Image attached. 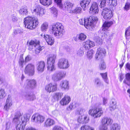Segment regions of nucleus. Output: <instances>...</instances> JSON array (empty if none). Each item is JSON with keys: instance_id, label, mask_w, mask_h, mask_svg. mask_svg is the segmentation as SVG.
<instances>
[{"instance_id": "f257e3e1", "label": "nucleus", "mask_w": 130, "mask_h": 130, "mask_svg": "<svg viewBox=\"0 0 130 130\" xmlns=\"http://www.w3.org/2000/svg\"><path fill=\"white\" fill-rule=\"evenodd\" d=\"M27 119L26 118L21 116V114L18 112L15 115L13 122L17 124V130H24L25 128Z\"/></svg>"}, {"instance_id": "f03ea898", "label": "nucleus", "mask_w": 130, "mask_h": 130, "mask_svg": "<svg viewBox=\"0 0 130 130\" xmlns=\"http://www.w3.org/2000/svg\"><path fill=\"white\" fill-rule=\"evenodd\" d=\"M52 27L53 33L55 37L58 38H61L64 31L63 26L62 24L57 23L53 25Z\"/></svg>"}, {"instance_id": "7ed1b4c3", "label": "nucleus", "mask_w": 130, "mask_h": 130, "mask_svg": "<svg viewBox=\"0 0 130 130\" xmlns=\"http://www.w3.org/2000/svg\"><path fill=\"white\" fill-rule=\"evenodd\" d=\"M24 20L25 27L30 29L35 28L38 24V19L37 18L28 17L25 18Z\"/></svg>"}, {"instance_id": "20e7f679", "label": "nucleus", "mask_w": 130, "mask_h": 130, "mask_svg": "<svg viewBox=\"0 0 130 130\" xmlns=\"http://www.w3.org/2000/svg\"><path fill=\"white\" fill-rule=\"evenodd\" d=\"M99 104H96L97 107L93 109H90L88 112L89 114L94 118L100 117L103 113V111L101 107H99Z\"/></svg>"}, {"instance_id": "39448f33", "label": "nucleus", "mask_w": 130, "mask_h": 130, "mask_svg": "<svg viewBox=\"0 0 130 130\" xmlns=\"http://www.w3.org/2000/svg\"><path fill=\"white\" fill-rule=\"evenodd\" d=\"M56 56L55 54L52 55L47 59V69L49 71L52 72L55 70L54 62Z\"/></svg>"}, {"instance_id": "423d86ee", "label": "nucleus", "mask_w": 130, "mask_h": 130, "mask_svg": "<svg viewBox=\"0 0 130 130\" xmlns=\"http://www.w3.org/2000/svg\"><path fill=\"white\" fill-rule=\"evenodd\" d=\"M113 121V120L110 118L104 117L101 120L102 124L99 126L100 130H108L107 125L112 124Z\"/></svg>"}, {"instance_id": "0eeeda50", "label": "nucleus", "mask_w": 130, "mask_h": 130, "mask_svg": "<svg viewBox=\"0 0 130 130\" xmlns=\"http://www.w3.org/2000/svg\"><path fill=\"white\" fill-rule=\"evenodd\" d=\"M66 75V72L63 71L56 72L52 76V79L55 82H57L61 79Z\"/></svg>"}, {"instance_id": "6e6552de", "label": "nucleus", "mask_w": 130, "mask_h": 130, "mask_svg": "<svg viewBox=\"0 0 130 130\" xmlns=\"http://www.w3.org/2000/svg\"><path fill=\"white\" fill-rule=\"evenodd\" d=\"M113 23L112 21L105 22H104L102 27L99 31V33H101L102 34L101 36L102 37H103V35H104L105 37H106L107 35L105 34V31L107 30L108 28L110 27L111 25Z\"/></svg>"}, {"instance_id": "1a4fd4ad", "label": "nucleus", "mask_w": 130, "mask_h": 130, "mask_svg": "<svg viewBox=\"0 0 130 130\" xmlns=\"http://www.w3.org/2000/svg\"><path fill=\"white\" fill-rule=\"evenodd\" d=\"M58 67L60 69H66L68 68L70 66L68 60L65 58H61L59 60Z\"/></svg>"}, {"instance_id": "9d476101", "label": "nucleus", "mask_w": 130, "mask_h": 130, "mask_svg": "<svg viewBox=\"0 0 130 130\" xmlns=\"http://www.w3.org/2000/svg\"><path fill=\"white\" fill-rule=\"evenodd\" d=\"M102 15L104 19H110L113 16L112 12L110 9L105 8L102 11Z\"/></svg>"}, {"instance_id": "9b49d317", "label": "nucleus", "mask_w": 130, "mask_h": 130, "mask_svg": "<svg viewBox=\"0 0 130 130\" xmlns=\"http://www.w3.org/2000/svg\"><path fill=\"white\" fill-rule=\"evenodd\" d=\"M34 66L33 64L31 63L29 64L25 68V73L29 75H33L34 73Z\"/></svg>"}, {"instance_id": "f8f14e48", "label": "nucleus", "mask_w": 130, "mask_h": 130, "mask_svg": "<svg viewBox=\"0 0 130 130\" xmlns=\"http://www.w3.org/2000/svg\"><path fill=\"white\" fill-rule=\"evenodd\" d=\"M31 119L32 121L39 124L43 123L45 120V118L43 116L38 114L33 115Z\"/></svg>"}, {"instance_id": "ddd939ff", "label": "nucleus", "mask_w": 130, "mask_h": 130, "mask_svg": "<svg viewBox=\"0 0 130 130\" xmlns=\"http://www.w3.org/2000/svg\"><path fill=\"white\" fill-rule=\"evenodd\" d=\"M106 54V52L104 49L101 47L98 48L95 55L96 59L98 60L102 58L105 56Z\"/></svg>"}, {"instance_id": "4468645a", "label": "nucleus", "mask_w": 130, "mask_h": 130, "mask_svg": "<svg viewBox=\"0 0 130 130\" xmlns=\"http://www.w3.org/2000/svg\"><path fill=\"white\" fill-rule=\"evenodd\" d=\"M80 24L82 25H84L85 27L87 29L92 30L93 26V24H89V22L88 19H82L79 20Z\"/></svg>"}, {"instance_id": "2eb2a0df", "label": "nucleus", "mask_w": 130, "mask_h": 130, "mask_svg": "<svg viewBox=\"0 0 130 130\" xmlns=\"http://www.w3.org/2000/svg\"><path fill=\"white\" fill-rule=\"evenodd\" d=\"M45 90L49 93L56 91L57 89V85L56 84H53L50 83L45 87Z\"/></svg>"}, {"instance_id": "dca6fc26", "label": "nucleus", "mask_w": 130, "mask_h": 130, "mask_svg": "<svg viewBox=\"0 0 130 130\" xmlns=\"http://www.w3.org/2000/svg\"><path fill=\"white\" fill-rule=\"evenodd\" d=\"M34 12L38 16H42L44 14L45 10L41 6L39 5L36 6L35 9H34Z\"/></svg>"}, {"instance_id": "f3484780", "label": "nucleus", "mask_w": 130, "mask_h": 130, "mask_svg": "<svg viewBox=\"0 0 130 130\" xmlns=\"http://www.w3.org/2000/svg\"><path fill=\"white\" fill-rule=\"evenodd\" d=\"M90 12L93 14L98 13L99 10L97 4L95 2H93L90 9Z\"/></svg>"}, {"instance_id": "a211bd4d", "label": "nucleus", "mask_w": 130, "mask_h": 130, "mask_svg": "<svg viewBox=\"0 0 130 130\" xmlns=\"http://www.w3.org/2000/svg\"><path fill=\"white\" fill-rule=\"evenodd\" d=\"M26 83L27 88L33 89L36 86V82L34 79H27L26 81Z\"/></svg>"}, {"instance_id": "6ab92c4d", "label": "nucleus", "mask_w": 130, "mask_h": 130, "mask_svg": "<svg viewBox=\"0 0 130 130\" xmlns=\"http://www.w3.org/2000/svg\"><path fill=\"white\" fill-rule=\"evenodd\" d=\"M83 47L85 50L90 49L91 47L95 45L94 42L90 40H87L84 42L83 43Z\"/></svg>"}, {"instance_id": "aec40b11", "label": "nucleus", "mask_w": 130, "mask_h": 130, "mask_svg": "<svg viewBox=\"0 0 130 130\" xmlns=\"http://www.w3.org/2000/svg\"><path fill=\"white\" fill-rule=\"evenodd\" d=\"M42 36L45 39L48 44L52 45L53 44L54 39L51 36L47 34L44 35H42Z\"/></svg>"}, {"instance_id": "412c9836", "label": "nucleus", "mask_w": 130, "mask_h": 130, "mask_svg": "<svg viewBox=\"0 0 130 130\" xmlns=\"http://www.w3.org/2000/svg\"><path fill=\"white\" fill-rule=\"evenodd\" d=\"M39 42L36 40H31L27 42V44L28 46V49L31 50L37 46V45L39 44Z\"/></svg>"}, {"instance_id": "4be33fe9", "label": "nucleus", "mask_w": 130, "mask_h": 130, "mask_svg": "<svg viewBox=\"0 0 130 130\" xmlns=\"http://www.w3.org/2000/svg\"><path fill=\"white\" fill-rule=\"evenodd\" d=\"M11 96L9 95L6 100L5 105L4 107V109L6 111H8L12 105Z\"/></svg>"}, {"instance_id": "5701e85b", "label": "nucleus", "mask_w": 130, "mask_h": 130, "mask_svg": "<svg viewBox=\"0 0 130 130\" xmlns=\"http://www.w3.org/2000/svg\"><path fill=\"white\" fill-rule=\"evenodd\" d=\"M63 95V93L62 92H58L53 94L52 96V100L53 102L58 101L60 99Z\"/></svg>"}, {"instance_id": "b1692460", "label": "nucleus", "mask_w": 130, "mask_h": 130, "mask_svg": "<svg viewBox=\"0 0 130 130\" xmlns=\"http://www.w3.org/2000/svg\"><path fill=\"white\" fill-rule=\"evenodd\" d=\"M71 101V99L70 96L67 95H66L60 101V104L64 106L68 104Z\"/></svg>"}, {"instance_id": "393cba45", "label": "nucleus", "mask_w": 130, "mask_h": 130, "mask_svg": "<svg viewBox=\"0 0 130 130\" xmlns=\"http://www.w3.org/2000/svg\"><path fill=\"white\" fill-rule=\"evenodd\" d=\"M73 6V4L71 3L68 1H67L65 2L64 5L63 6V8H65L66 10L70 11L71 13V11L72 10V8Z\"/></svg>"}, {"instance_id": "a878e982", "label": "nucleus", "mask_w": 130, "mask_h": 130, "mask_svg": "<svg viewBox=\"0 0 130 130\" xmlns=\"http://www.w3.org/2000/svg\"><path fill=\"white\" fill-rule=\"evenodd\" d=\"M45 63L44 61H41L39 62L37 65V69L39 71L43 72L44 70Z\"/></svg>"}, {"instance_id": "bb28decb", "label": "nucleus", "mask_w": 130, "mask_h": 130, "mask_svg": "<svg viewBox=\"0 0 130 130\" xmlns=\"http://www.w3.org/2000/svg\"><path fill=\"white\" fill-rule=\"evenodd\" d=\"M86 119H87L88 120L85 122V121H84L83 120V116L80 115L77 119V121L79 123H87L89 121V118L87 116H84V120H85Z\"/></svg>"}, {"instance_id": "cd10ccee", "label": "nucleus", "mask_w": 130, "mask_h": 130, "mask_svg": "<svg viewBox=\"0 0 130 130\" xmlns=\"http://www.w3.org/2000/svg\"><path fill=\"white\" fill-rule=\"evenodd\" d=\"M69 82L66 80H63L61 82L60 86L61 88L64 90H68L69 87Z\"/></svg>"}, {"instance_id": "c85d7f7f", "label": "nucleus", "mask_w": 130, "mask_h": 130, "mask_svg": "<svg viewBox=\"0 0 130 130\" xmlns=\"http://www.w3.org/2000/svg\"><path fill=\"white\" fill-rule=\"evenodd\" d=\"M88 21L89 22V24L91 25L93 24V28L92 29V30L93 29L94 27L95 24L96 23V22L98 20L97 18L95 16H90L89 18H88Z\"/></svg>"}, {"instance_id": "c756f323", "label": "nucleus", "mask_w": 130, "mask_h": 130, "mask_svg": "<svg viewBox=\"0 0 130 130\" xmlns=\"http://www.w3.org/2000/svg\"><path fill=\"white\" fill-rule=\"evenodd\" d=\"M55 123L54 121L50 118H48L44 123V126L45 127H48L52 126Z\"/></svg>"}, {"instance_id": "7c9ffc66", "label": "nucleus", "mask_w": 130, "mask_h": 130, "mask_svg": "<svg viewBox=\"0 0 130 130\" xmlns=\"http://www.w3.org/2000/svg\"><path fill=\"white\" fill-rule=\"evenodd\" d=\"M117 106V102L115 100L112 99L109 104V109L110 110L112 111L114 110Z\"/></svg>"}, {"instance_id": "2f4dec72", "label": "nucleus", "mask_w": 130, "mask_h": 130, "mask_svg": "<svg viewBox=\"0 0 130 130\" xmlns=\"http://www.w3.org/2000/svg\"><path fill=\"white\" fill-rule=\"evenodd\" d=\"M20 13L22 15H26L28 14L27 6H22L19 10Z\"/></svg>"}, {"instance_id": "473e14b6", "label": "nucleus", "mask_w": 130, "mask_h": 130, "mask_svg": "<svg viewBox=\"0 0 130 130\" xmlns=\"http://www.w3.org/2000/svg\"><path fill=\"white\" fill-rule=\"evenodd\" d=\"M26 99L28 100H33L35 98V96L33 95L32 93H26L24 94Z\"/></svg>"}, {"instance_id": "72a5a7b5", "label": "nucleus", "mask_w": 130, "mask_h": 130, "mask_svg": "<svg viewBox=\"0 0 130 130\" xmlns=\"http://www.w3.org/2000/svg\"><path fill=\"white\" fill-rule=\"evenodd\" d=\"M91 1V0H81L80 5L84 9L86 7H87Z\"/></svg>"}, {"instance_id": "f704fd0d", "label": "nucleus", "mask_w": 130, "mask_h": 130, "mask_svg": "<svg viewBox=\"0 0 130 130\" xmlns=\"http://www.w3.org/2000/svg\"><path fill=\"white\" fill-rule=\"evenodd\" d=\"M40 3L42 5L48 6L52 3L51 0H40Z\"/></svg>"}, {"instance_id": "c9c22d12", "label": "nucleus", "mask_w": 130, "mask_h": 130, "mask_svg": "<svg viewBox=\"0 0 130 130\" xmlns=\"http://www.w3.org/2000/svg\"><path fill=\"white\" fill-rule=\"evenodd\" d=\"M126 78L123 81V83L128 85H130V73L127 74L125 75Z\"/></svg>"}, {"instance_id": "e433bc0d", "label": "nucleus", "mask_w": 130, "mask_h": 130, "mask_svg": "<svg viewBox=\"0 0 130 130\" xmlns=\"http://www.w3.org/2000/svg\"><path fill=\"white\" fill-rule=\"evenodd\" d=\"M120 126L117 123H114L112 125L111 127V130H120Z\"/></svg>"}, {"instance_id": "4c0bfd02", "label": "nucleus", "mask_w": 130, "mask_h": 130, "mask_svg": "<svg viewBox=\"0 0 130 130\" xmlns=\"http://www.w3.org/2000/svg\"><path fill=\"white\" fill-rule=\"evenodd\" d=\"M94 85L97 87H100L103 85V84L101 82L100 79L98 78L95 79Z\"/></svg>"}, {"instance_id": "58836bf2", "label": "nucleus", "mask_w": 130, "mask_h": 130, "mask_svg": "<svg viewBox=\"0 0 130 130\" xmlns=\"http://www.w3.org/2000/svg\"><path fill=\"white\" fill-rule=\"evenodd\" d=\"M107 2L111 8L115 7L117 5V0H109Z\"/></svg>"}, {"instance_id": "ea45409f", "label": "nucleus", "mask_w": 130, "mask_h": 130, "mask_svg": "<svg viewBox=\"0 0 130 130\" xmlns=\"http://www.w3.org/2000/svg\"><path fill=\"white\" fill-rule=\"evenodd\" d=\"M48 24L47 23H43L41 27V29L42 31H44L46 30L48 28Z\"/></svg>"}, {"instance_id": "a19ab883", "label": "nucleus", "mask_w": 130, "mask_h": 130, "mask_svg": "<svg viewBox=\"0 0 130 130\" xmlns=\"http://www.w3.org/2000/svg\"><path fill=\"white\" fill-rule=\"evenodd\" d=\"M54 2L57 6L61 9L63 8V5L62 4V0H54Z\"/></svg>"}, {"instance_id": "79ce46f5", "label": "nucleus", "mask_w": 130, "mask_h": 130, "mask_svg": "<svg viewBox=\"0 0 130 130\" xmlns=\"http://www.w3.org/2000/svg\"><path fill=\"white\" fill-rule=\"evenodd\" d=\"M35 48V52L36 53L38 54L43 49V46L41 47L39 44L37 45V46Z\"/></svg>"}, {"instance_id": "37998d69", "label": "nucleus", "mask_w": 130, "mask_h": 130, "mask_svg": "<svg viewBox=\"0 0 130 130\" xmlns=\"http://www.w3.org/2000/svg\"><path fill=\"white\" fill-rule=\"evenodd\" d=\"M94 52V51L92 50L87 52V57L89 59H90L92 58Z\"/></svg>"}, {"instance_id": "c03bdc74", "label": "nucleus", "mask_w": 130, "mask_h": 130, "mask_svg": "<svg viewBox=\"0 0 130 130\" xmlns=\"http://www.w3.org/2000/svg\"><path fill=\"white\" fill-rule=\"evenodd\" d=\"M101 75L104 81L107 83L108 84L109 83V80L107 78V74L106 73H101Z\"/></svg>"}, {"instance_id": "a18cd8bd", "label": "nucleus", "mask_w": 130, "mask_h": 130, "mask_svg": "<svg viewBox=\"0 0 130 130\" xmlns=\"http://www.w3.org/2000/svg\"><path fill=\"white\" fill-rule=\"evenodd\" d=\"M23 30L22 29H18L13 30L12 33V35L14 36L17 35L18 33L21 34L23 32Z\"/></svg>"}, {"instance_id": "49530a36", "label": "nucleus", "mask_w": 130, "mask_h": 130, "mask_svg": "<svg viewBox=\"0 0 130 130\" xmlns=\"http://www.w3.org/2000/svg\"><path fill=\"white\" fill-rule=\"evenodd\" d=\"M81 130H94V128L89 126L85 125L82 127Z\"/></svg>"}, {"instance_id": "de8ad7c7", "label": "nucleus", "mask_w": 130, "mask_h": 130, "mask_svg": "<svg viewBox=\"0 0 130 130\" xmlns=\"http://www.w3.org/2000/svg\"><path fill=\"white\" fill-rule=\"evenodd\" d=\"M82 11V9L80 7H77L75 9H73L71 11V13H81Z\"/></svg>"}, {"instance_id": "09e8293b", "label": "nucleus", "mask_w": 130, "mask_h": 130, "mask_svg": "<svg viewBox=\"0 0 130 130\" xmlns=\"http://www.w3.org/2000/svg\"><path fill=\"white\" fill-rule=\"evenodd\" d=\"M83 49V48H80L77 51V54L79 56H82L84 54Z\"/></svg>"}, {"instance_id": "8fccbe9b", "label": "nucleus", "mask_w": 130, "mask_h": 130, "mask_svg": "<svg viewBox=\"0 0 130 130\" xmlns=\"http://www.w3.org/2000/svg\"><path fill=\"white\" fill-rule=\"evenodd\" d=\"M78 36V39L82 40H84L87 37L86 35L83 33L80 34Z\"/></svg>"}, {"instance_id": "3c124183", "label": "nucleus", "mask_w": 130, "mask_h": 130, "mask_svg": "<svg viewBox=\"0 0 130 130\" xmlns=\"http://www.w3.org/2000/svg\"><path fill=\"white\" fill-rule=\"evenodd\" d=\"M51 12L53 14L54 17H56L58 14V11L56 8L55 7L51 8Z\"/></svg>"}, {"instance_id": "603ef678", "label": "nucleus", "mask_w": 130, "mask_h": 130, "mask_svg": "<svg viewBox=\"0 0 130 130\" xmlns=\"http://www.w3.org/2000/svg\"><path fill=\"white\" fill-rule=\"evenodd\" d=\"M6 96L5 91L4 89H0V99H3L5 98Z\"/></svg>"}, {"instance_id": "864d4df0", "label": "nucleus", "mask_w": 130, "mask_h": 130, "mask_svg": "<svg viewBox=\"0 0 130 130\" xmlns=\"http://www.w3.org/2000/svg\"><path fill=\"white\" fill-rule=\"evenodd\" d=\"M125 35L126 38L127 37L130 36V27L126 29Z\"/></svg>"}, {"instance_id": "5fc2aeb1", "label": "nucleus", "mask_w": 130, "mask_h": 130, "mask_svg": "<svg viewBox=\"0 0 130 130\" xmlns=\"http://www.w3.org/2000/svg\"><path fill=\"white\" fill-rule=\"evenodd\" d=\"M24 62V59L23 57L22 56H21L19 60V63L20 66H21L22 67H23V63Z\"/></svg>"}, {"instance_id": "6e6d98bb", "label": "nucleus", "mask_w": 130, "mask_h": 130, "mask_svg": "<svg viewBox=\"0 0 130 130\" xmlns=\"http://www.w3.org/2000/svg\"><path fill=\"white\" fill-rule=\"evenodd\" d=\"M95 41L98 44L100 45L102 43V40L99 37H96Z\"/></svg>"}, {"instance_id": "4d7b16f0", "label": "nucleus", "mask_w": 130, "mask_h": 130, "mask_svg": "<svg viewBox=\"0 0 130 130\" xmlns=\"http://www.w3.org/2000/svg\"><path fill=\"white\" fill-rule=\"evenodd\" d=\"M101 3L100 4V7L101 8H103L105 7V4L106 3V0H100Z\"/></svg>"}, {"instance_id": "13d9d810", "label": "nucleus", "mask_w": 130, "mask_h": 130, "mask_svg": "<svg viewBox=\"0 0 130 130\" xmlns=\"http://www.w3.org/2000/svg\"><path fill=\"white\" fill-rule=\"evenodd\" d=\"M99 67L101 70H104L106 68L105 64L104 62H102L99 65Z\"/></svg>"}, {"instance_id": "bf43d9fd", "label": "nucleus", "mask_w": 130, "mask_h": 130, "mask_svg": "<svg viewBox=\"0 0 130 130\" xmlns=\"http://www.w3.org/2000/svg\"><path fill=\"white\" fill-rule=\"evenodd\" d=\"M12 20L13 21H15L18 20L16 14H12L11 15Z\"/></svg>"}, {"instance_id": "052dcab7", "label": "nucleus", "mask_w": 130, "mask_h": 130, "mask_svg": "<svg viewBox=\"0 0 130 130\" xmlns=\"http://www.w3.org/2000/svg\"><path fill=\"white\" fill-rule=\"evenodd\" d=\"M124 9L126 10L130 9V3H126L124 7Z\"/></svg>"}, {"instance_id": "680f3d73", "label": "nucleus", "mask_w": 130, "mask_h": 130, "mask_svg": "<svg viewBox=\"0 0 130 130\" xmlns=\"http://www.w3.org/2000/svg\"><path fill=\"white\" fill-rule=\"evenodd\" d=\"M52 130H63L62 128L59 126L54 127Z\"/></svg>"}, {"instance_id": "e2e57ef3", "label": "nucleus", "mask_w": 130, "mask_h": 130, "mask_svg": "<svg viewBox=\"0 0 130 130\" xmlns=\"http://www.w3.org/2000/svg\"><path fill=\"white\" fill-rule=\"evenodd\" d=\"M31 59V57L29 55H27L25 58V62H27L29 60H30Z\"/></svg>"}, {"instance_id": "0e129e2a", "label": "nucleus", "mask_w": 130, "mask_h": 130, "mask_svg": "<svg viewBox=\"0 0 130 130\" xmlns=\"http://www.w3.org/2000/svg\"><path fill=\"white\" fill-rule=\"evenodd\" d=\"M73 128L76 130L79 127V125L78 124H74L73 125Z\"/></svg>"}, {"instance_id": "69168bd1", "label": "nucleus", "mask_w": 130, "mask_h": 130, "mask_svg": "<svg viewBox=\"0 0 130 130\" xmlns=\"http://www.w3.org/2000/svg\"><path fill=\"white\" fill-rule=\"evenodd\" d=\"M73 107V104H70V105L67 107V109L68 111H70L72 110V109Z\"/></svg>"}, {"instance_id": "338daca9", "label": "nucleus", "mask_w": 130, "mask_h": 130, "mask_svg": "<svg viewBox=\"0 0 130 130\" xmlns=\"http://www.w3.org/2000/svg\"><path fill=\"white\" fill-rule=\"evenodd\" d=\"M58 111L57 110H55L52 112V114L54 115H57L58 113Z\"/></svg>"}, {"instance_id": "774afa93", "label": "nucleus", "mask_w": 130, "mask_h": 130, "mask_svg": "<svg viewBox=\"0 0 130 130\" xmlns=\"http://www.w3.org/2000/svg\"><path fill=\"white\" fill-rule=\"evenodd\" d=\"M120 81L121 82L124 78L123 75L122 74H121L120 75Z\"/></svg>"}]
</instances>
